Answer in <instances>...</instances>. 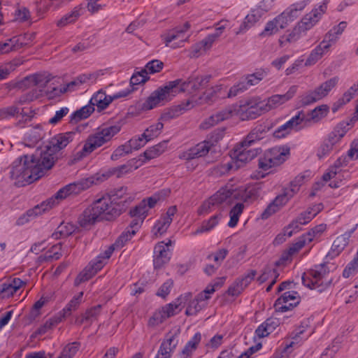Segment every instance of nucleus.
I'll list each match as a JSON object with an SVG mask.
<instances>
[{"instance_id": "obj_27", "label": "nucleus", "mask_w": 358, "mask_h": 358, "mask_svg": "<svg viewBox=\"0 0 358 358\" xmlns=\"http://www.w3.org/2000/svg\"><path fill=\"white\" fill-rule=\"evenodd\" d=\"M94 111V107L89 102V103L79 110L73 112L70 116V123L77 124L78 122L85 120L90 116Z\"/></svg>"}, {"instance_id": "obj_19", "label": "nucleus", "mask_w": 358, "mask_h": 358, "mask_svg": "<svg viewBox=\"0 0 358 358\" xmlns=\"http://www.w3.org/2000/svg\"><path fill=\"white\" fill-rule=\"evenodd\" d=\"M190 28V24L186 22L182 26H178L173 29H170L165 34L162 35V38L166 46H169V44L176 40H180L185 38V34Z\"/></svg>"}, {"instance_id": "obj_53", "label": "nucleus", "mask_w": 358, "mask_h": 358, "mask_svg": "<svg viewBox=\"0 0 358 358\" xmlns=\"http://www.w3.org/2000/svg\"><path fill=\"white\" fill-rule=\"evenodd\" d=\"M101 306L97 305L87 309L83 314L85 316V320L88 325H90L94 321L96 320L98 316L100 315Z\"/></svg>"}, {"instance_id": "obj_46", "label": "nucleus", "mask_w": 358, "mask_h": 358, "mask_svg": "<svg viewBox=\"0 0 358 358\" xmlns=\"http://www.w3.org/2000/svg\"><path fill=\"white\" fill-rule=\"evenodd\" d=\"M80 343L75 341L66 345L57 358H73L78 351Z\"/></svg>"}, {"instance_id": "obj_33", "label": "nucleus", "mask_w": 358, "mask_h": 358, "mask_svg": "<svg viewBox=\"0 0 358 358\" xmlns=\"http://www.w3.org/2000/svg\"><path fill=\"white\" fill-rule=\"evenodd\" d=\"M308 2L309 0H303L296 2L290 5L285 10V12L288 14L287 16H289L292 22L299 16L301 12L306 8Z\"/></svg>"}, {"instance_id": "obj_4", "label": "nucleus", "mask_w": 358, "mask_h": 358, "mask_svg": "<svg viewBox=\"0 0 358 358\" xmlns=\"http://www.w3.org/2000/svg\"><path fill=\"white\" fill-rule=\"evenodd\" d=\"M329 272L327 263L315 265L303 273L302 282L304 286L322 292L332 283V278H329Z\"/></svg>"}, {"instance_id": "obj_63", "label": "nucleus", "mask_w": 358, "mask_h": 358, "mask_svg": "<svg viewBox=\"0 0 358 358\" xmlns=\"http://www.w3.org/2000/svg\"><path fill=\"white\" fill-rule=\"evenodd\" d=\"M148 142L147 139L143 136V134H141V136L133 137L127 141V143L132 150H137L143 147Z\"/></svg>"}, {"instance_id": "obj_31", "label": "nucleus", "mask_w": 358, "mask_h": 358, "mask_svg": "<svg viewBox=\"0 0 358 358\" xmlns=\"http://www.w3.org/2000/svg\"><path fill=\"white\" fill-rule=\"evenodd\" d=\"M317 92L316 89H315L314 90L308 91L300 95L298 97V107H304L321 100V98Z\"/></svg>"}, {"instance_id": "obj_35", "label": "nucleus", "mask_w": 358, "mask_h": 358, "mask_svg": "<svg viewBox=\"0 0 358 358\" xmlns=\"http://www.w3.org/2000/svg\"><path fill=\"white\" fill-rule=\"evenodd\" d=\"M338 77L335 76L329 80L322 83L319 87L316 89L317 94H319L320 97L323 99L327 96L329 92L336 87L338 82Z\"/></svg>"}, {"instance_id": "obj_52", "label": "nucleus", "mask_w": 358, "mask_h": 358, "mask_svg": "<svg viewBox=\"0 0 358 358\" xmlns=\"http://www.w3.org/2000/svg\"><path fill=\"white\" fill-rule=\"evenodd\" d=\"M299 295L297 292L288 291L283 293L275 302V305H280L282 303H287L289 301H299Z\"/></svg>"}, {"instance_id": "obj_48", "label": "nucleus", "mask_w": 358, "mask_h": 358, "mask_svg": "<svg viewBox=\"0 0 358 358\" xmlns=\"http://www.w3.org/2000/svg\"><path fill=\"white\" fill-rule=\"evenodd\" d=\"M266 72L264 70H258L252 74H249L246 76L243 82L247 84V89L250 86H253L258 84L266 76Z\"/></svg>"}, {"instance_id": "obj_50", "label": "nucleus", "mask_w": 358, "mask_h": 358, "mask_svg": "<svg viewBox=\"0 0 358 358\" xmlns=\"http://www.w3.org/2000/svg\"><path fill=\"white\" fill-rule=\"evenodd\" d=\"M327 225L325 224H321L315 226L307 233L304 234L303 236H306L307 241L310 243L315 238H318L321 236V234L326 230Z\"/></svg>"}, {"instance_id": "obj_25", "label": "nucleus", "mask_w": 358, "mask_h": 358, "mask_svg": "<svg viewBox=\"0 0 358 358\" xmlns=\"http://www.w3.org/2000/svg\"><path fill=\"white\" fill-rule=\"evenodd\" d=\"M266 132V126L262 124L256 126L243 141V145H252L253 143L262 139Z\"/></svg>"}, {"instance_id": "obj_18", "label": "nucleus", "mask_w": 358, "mask_h": 358, "mask_svg": "<svg viewBox=\"0 0 358 358\" xmlns=\"http://www.w3.org/2000/svg\"><path fill=\"white\" fill-rule=\"evenodd\" d=\"M178 345L176 341V335L169 333L160 345L155 358H171V355Z\"/></svg>"}, {"instance_id": "obj_56", "label": "nucleus", "mask_w": 358, "mask_h": 358, "mask_svg": "<svg viewBox=\"0 0 358 358\" xmlns=\"http://www.w3.org/2000/svg\"><path fill=\"white\" fill-rule=\"evenodd\" d=\"M131 152H132V150L129 147V144L127 142L125 144L118 146L114 150V152L112 153V155L110 156V159L113 161H116L119 158H120L126 155H128L129 153H131Z\"/></svg>"}, {"instance_id": "obj_38", "label": "nucleus", "mask_w": 358, "mask_h": 358, "mask_svg": "<svg viewBox=\"0 0 358 358\" xmlns=\"http://www.w3.org/2000/svg\"><path fill=\"white\" fill-rule=\"evenodd\" d=\"M148 212L146 199H143L138 205L130 210L129 215L132 217H137L143 220L147 216Z\"/></svg>"}, {"instance_id": "obj_26", "label": "nucleus", "mask_w": 358, "mask_h": 358, "mask_svg": "<svg viewBox=\"0 0 358 358\" xmlns=\"http://www.w3.org/2000/svg\"><path fill=\"white\" fill-rule=\"evenodd\" d=\"M221 214L213 215L207 220H203L201 226L198 227L192 233V236H196L199 234L206 233L214 229L219 223L221 219Z\"/></svg>"}, {"instance_id": "obj_36", "label": "nucleus", "mask_w": 358, "mask_h": 358, "mask_svg": "<svg viewBox=\"0 0 358 358\" xmlns=\"http://www.w3.org/2000/svg\"><path fill=\"white\" fill-rule=\"evenodd\" d=\"M125 210L124 205H120V203L115 204L113 202H111L110 203H108L107 210L104 215V220H113L120 216Z\"/></svg>"}, {"instance_id": "obj_60", "label": "nucleus", "mask_w": 358, "mask_h": 358, "mask_svg": "<svg viewBox=\"0 0 358 358\" xmlns=\"http://www.w3.org/2000/svg\"><path fill=\"white\" fill-rule=\"evenodd\" d=\"M279 29L276 21H275V19H273L266 23L264 29L260 33L259 36L262 37L272 36L277 33Z\"/></svg>"}, {"instance_id": "obj_21", "label": "nucleus", "mask_w": 358, "mask_h": 358, "mask_svg": "<svg viewBox=\"0 0 358 358\" xmlns=\"http://www.w3.org/2000/svg\"><path fill=\"white\" fill-rule=\"evenodd\" d=\"M211 148V145L206 140L190 148L186 153L185 157L187 160H190L204 157L208 153Z\"/></svg>"}, {"instance_id": "obj_8", "label": "nucleus", "mask_w": 358, "mask_h": 358, "mask_svg": "<svg viewBox=\"0 0 358 358\" xmlns=\"http://www.w3.org/2000/svg\"><path fill=\"white\" fill-rule=\"evenodd\" d=\"M251 145H243V141L234 150L232 161L222 166L224 171L238 169L255 158L262 151L261 148H250Z\"/></svg>"}, {"instance_id": "obj_10", "label": "nucleus", "mask_w": 358, "mask_h": 358, "mask_svg": "<svg viewBox=\"0 0 358 358\" xmlns=\"http://www.w3.org/2000/svg\"><path fill=\"white\" fill-rule=\"evenodd\" d=\"M320 20V13L318 9H313L306 14L297 25L293 29L292 31L287 36H283L279 40L280 45L285 42L292 43L296 41L302 32L310 29Z\"/></svg>"}, {"instance_id": "obj_45", "label": "nucleus", "mask_w": 358, "mask_h": 358, "mask_svg": "<svg viewBox=\"0 0 358 358\" xmlns=\"http://www.w3.org/2000/svg\"><path fill=\"white\" fill-rule=\"evenodd\" d=\"M306 120V115L303 110H300L296 115L285 122L288 129L292 132L293 130L299 131V126Z\"/></svg>"}, {"instance_id": "obj_43", "label": "nucleus", "mask_w": 358, "mask_h": 358, "mask_svg": "<svg viewBox=\"0 0 358 358\" xmlns=\"http://www.w3.org/2000/svg\"><path fill=\"white\" fill-rule=\"evenodd\" d=\"M328 50V45H322L320 43L310 54L306 61V65L310 66L315 64L324 54V51Z\"/></svg>"}, {"instance_id": "obj_2", "label": "nucleus", "mask_w": 358, "mask_h": 358, "mask_svg": "<svg viewBox=\"0 0 358 358\" xmlns=\"http://www.w3.org/2000/svg\"><path fill=\"white\" fill-rule=\"evenodd\" d=\"M50 81V78L45 74L36 73L27 76L22 81V84L27 85L29 87H34L25 94L20 97V102H30L44 94L49 99H53L65 93L63 92V87H53L51 90L45 91V88Z\"/></svg>"}, {"instance_id": "obj_49", "label": "nucleus", "mask_w": 358, "mask_h": 358, "mask_svg": "<svg viewBox=\"0 0 358 358\" xmlns=\"http://www.w3.org/2000/svg\"><path fill=\"white\" fill-rule=\"evenodd\" d=\"M358 120L354 119V115L350 119L341 121L335 127L336 132L339 133L341 136H344L348 131L353 126L355 122Z\"/></svg>"}, {"instance_id": "obj_20", "label": "nucleus", "mask_w": 358, "mask_h": 358, "mask_svg": "<svg viewBox=\"0 0 358 358\" xmlns=\"http://www.w3.org/2000/svg\"><path fill=\"white\" fill-rule=\"evenodd\" d=\"M179 300L180 299H178L176 301L163 306L158 313L154 315L153 319L157 320L158 323H162L167 318L177 314L180 310V309H179L180 305V303H178Z\"/></svg>"}, {"instance_id": "obj_11", "label": "nucleus", "mask_w": 358, "mask_h": 358, "mask_svg": "<svg viewBox=\"0 0 358 358\" xmlns=\"http://www.w3.org/2000/svg\"><path fill=\"white\" fill-rule=\"evenodd\" d=\"M266 112H268V108H264V102L257 98L240 101L237 109V114L243 121L255 119Z\"/></svg>"}, {"instance_id": "obj_16", "label": "nucleus", "mask_w": 358, "mask_h": 358, "mask_svg": "<svg viewBox=\"0 0 358 358\" xmlns=\"http://www.w3.org/2000/svg\"><path fill=\"white\" fill-rule=\"evenodd\" d=\"M74 135V132L59 134L51 138L46 148L54 155H57L61 150L73 141Z\"/></svg>"}, {"instance_id": "obj_5", "label": "nucleus", "mask_w": 358, "mask_h": 358, "mask_svg": "<svg viewBox=\"0 0 358 358\" xmlns=\"http://www.w3.org/2000/svg\"><path fill=\"white\" fill-rule=\"evenodd\" d=\"M290 156V148L287 145L275 146L266 150L258 159V167L264 171L282 164Z\"/></svg>"}, {"instance_id": "obj_23", "label": "nucleus", "mask_w": 358, "mask_h": 358, "mask_svg": "<svg viewBox=\"0 0 358 358\" xmlns=\"http://www.w3.org/2000/svg\"><path fill=\"white\" fill-rule=\"evenodd\" d=\"M234 194V189L222 188L210 197L211 201H213L216 206L224 203L231 204L234 200H236Z\"/></svg>"}, {"instance_id": "obj_47", "label": "nucleus", "mask_w": 358, "mask_h": 358, "mask_svg": "<svg viewBox=\"0 0 358 358\" xmlns=\"http://www.w3.org/2000/svg\"><path fill=\"white\" fill-rule=\"evenodd\" d=\"M244 206L241 203H236L230 210V220L228 223V226L230 227H234L236 226L239 216L243 212Z\"/></svg>"}, {"instance_id": "obj_32", "label": "nucleus", "mask_w": 358, "mask_h": 358, "mask_svg": "<svg viewBox=\"0 0 358 358\" xmlns=\"http://www.w3.org/2000/svg\"><path fill=\"white\" fill-rule=\"evenodd\" d=\"M83 296V292H80L77 295L74 296L72 299L68 303V304L61 310L59 312L60 315H62L64 319L69 315H71L72 312L76 310L82 300V297Z\"/></svg>"}, {"instance_id": "obj_37", "label": "nucleus", "mask_w": 358, "mask_h": 358, "mask_svg": "<svg viewBox=\"0 0 358 358\" xmlns=\"http://www.w3.org/2000/svg\"><path fill=\"white\" fill-rule=\"evenodd\" d=\"M348 236V234H342L335 239L331 246L332 255L338 256L344 250L349 242Z\"/></svg>"}, {"instance_id": "obj_58", "label": "nucleus", "mask_w": 358, "mask_h": 358, "mask_svg": "<svg viewBox=\"0 0 358 358\" xmlns=\"http://www.w3.org/2000/svg\"><path fill=\"white\" fill-rule=\"evenodd\" d=\"M148 79L147 69H142L133 74L130 79V84L132 86L139 85L145 83Z\"/></svg>"}, {"instance_id": "obj_30", "label": "nucleus", "mask_w": 358, "mask_h": 358, "mask_svg": "<svg viewBox=\"0 0 358 358\" xmlns=\"http://www.w3.org/2000/svg\"><path fill=\"white\" fill-rule=\"evenodd\" d=\"M53 206L54 200L52 199H49L45 201L42 202L41 204L35 206L33 208L28 210L25 214L30 220H31L36 217L37 215H41L43 213L52 208Z\"/></svg>"}, {"instance_id": "obj_3", "label": "nucleus", "mask_w": 358, "mask_h": 358, "mask_svg": "<svg viewBox=\"0 0 358 358\" xmlns=\"http://www.w3.org/2000/svg\"><path fill=\"white\" fill-rule=\"evenodd\" d=\"M34 168V162L29 155H25L16 159L10 166V178L15 180V185L24 186L39 179L38 173Z\"/></svg>"}, {"instance_id": "obj_54", "label": "nucleus", "mask_w": 358, "mask_h": 358, "mask_svg": "<svg viewBox=\"0 0 358 358\" xmlns=\"http://www.w3.org/2000/svg\"><path fill=\"white\" fill-rule=\"evenodd\" d=\"M193 80V84L195 85V92L196 93L200 90L204 89L208 86V83L211 78V76L207 75L203 76H191Z\"/></svg>"}, {"instance_id": "obj_59", "label": "nucleus", "mask_w": 358, "mask_h": 358, "mask_svg": "<svg viewBox=\"0 0 358 358\" xmlns=\"http://www.w3.org/2000/svg\"><path fill=\"white\" fill-rule=\"evenodd\" d=\"M308 243H310L303 234L299 237L298 239L287 248V250L294 255L298 253Z\"/></svg>"}, {"instance_id": "obj_40", "label": "nucleus", "mask_w": 358, "mask_h": 358, "mask_svg": "<svg viewBox=\"0 0 358 358\" xmlns=\"http://www.w3.org/2000/svg\"><path fill=\"white\" fill-rule=\"evenodd\" d=\"M164 127V124L161 122H158L156 124L150 125L148 127L145 131L142 134L143 136L150 141L155 138H157L162 132Z\"/></svg>"}, {"instance_id": "obj_44", "label": "nucleus", "mask_w": 358, "mask_h": 358, "mask_svg": "<svg viewBox=\"0 0 358 358\" xmlns=\"http://www.w3.org/2000/svg\"><path fill=\"white\" fill-rule=\"evenodd\" d=\"M279 276V273L276 268L270 265H266L262 271V273L258 277L257 281L262 284L270 278L277 280Z\"/></svg>"}, {"instance_id": "obj_17", "label": "nucleus", "mask_w": 358, "mask_h": 358, "mask_svg": "<svg viewBox=\"0 0 358 358\" xmlns=\"http://www.w3.org/2000/svg\"><path fill=\"white\" fill-rule=\"evenodd\" d=\"M170 259V252L168 248H165L164 242L158 243L154 248V268L155 269L162 268L169 262Z\"/></svg>"}, {"instance_id": "obj_41", "label": "nucleus", "mask_w": 358, "mask_h": 358, "mask_svg": "<svg viewBox=\"0 0 358 358\" xmlns=\"http://www.w3.org/2000/svg\"><path fill=\"white\" fill-rule=\"evenodd\" d=\"M313 218L312 211L307 209V210L300 213L299 216L290 223V226L294 227L296 229H301L300 225L308 224Z\"/></svg>"}, {"instance_id": "obj_39", "label": "nucleus", "mask_w": 358, "mask_h": 358, "mask_svg": "<svg viewBox=\"0 0 358 358\" xmlns=\"http://www.w3.org/2000/svg\"><path fill=\"white\" fill-rule=\"evenodd\" d=\"M259 15L255 13V11H252L246 15L244 21L241 24L238 31H236V34L245 32L249 28L252 27L259 20Z\"/></svg>"}, {"instance_id": "obj_12", "label": "nucleus", "mask_w": 358, "mask_h": 358, "mask_svg": "<svg viewBox=\"0 0 358 358\" xmlns=\"http://www.w3.org/2000/svg\"><path fill=\"white\" fill-rule=\"evenodd\" d=\"M29 157L34 162L35 169H37V171H41V173H38L39 178L43 177L47 171L53 167L59 158L58 155H54L47 148L44 151H41L39 153L36 152L29 155Z\"/></svg>"}, {"instance_id": "obj_14", "label": "nucleus", "mask_w": 358, "mask_h": 358, "mask_svg": "<svg viewBox=\"0 0 358 358\" xmlns=\"http://www.w3.org/2000/svg\"><path fill=\"white\" fill-rule=\"evenodd\" d=\"M108 178V174L103 173L101 176H99V174H97L94 176L84 178L78 182L69 184L66 187L71 194H78L80 192L90 188L93 184H97L98 182H102Z\"/></svg>"}, {"instance_id": "obj_13", "label": "nucleus", "mask_w": 358, "mask_h": 358, "mask_svg": "<svg viewBox=\"0 0 358 358\" xmlns=\"http://www.w3.org/2000/svg\"><path fill=\"white\" fill-rule=\"evenodd\" d=\"M131 90H126L114 94L113 96L107 95L103 90L98 91L90 100V103L94 107L96 106L99 112L106 109L109 104L115 99L126 97L131 92Z\"/></svg>"}, {"instance_id": "obj_55", "label": "nucleus", "mask_w": 358, "mask_h": 358, "mask_svg": "<svg viewBox=\"0 0 358 358\" xmlns=\"http://www.w3.org/2000/svg\"><path fill=\"white\" fill-rule=\"evenodd\" d=\"M20 113V108L15 106H10L0 108V119H9L17 117Z\"/></svg>"}, {"instance_id": "obj_9", "label": "nucleus", "mask_w": 358, "mask_h": 358, "mask_svg": "<svg viewBox=\"0 0 358 358\" xmlns=\"http://www.w3.org/2000/svg\"><path fill=\"white\" fill-rule=\"evenodd\" d=\"M120 129L121 127L115 124L103 128L96 133L90 135L83 145L85 151L90 155L96 149L110 141Z\"/></svg>"}, {"instance_id": "obj_22", "label": "nucleus", "mask_w": 358, "mask_h": 358, "mask_svg": "<svg viewBox=\"0 0 358 358\" xmlns=\"http://www.w3.org/2000/svg\"><path fill=\"white\" fill-rule=\"evenodd\" d=\"M127 187H122L106 195L110 197L111 202H113L115 204L120 203V205H124V208L127 209L131 202V196L127 194Z\"/></svg>"}, {"instance_id": "obj_34", "label": "nucleus", "mask_w": 358, "mask_h": 358, "mask_svg": "<svg viewBox=\"0 0 358 358\" xmlns=\"http://www.w3.org/2000/svg\"><path fill=\"white\" fill-rule=\"evenodd\" d=\"M62 244L59 243L52 245L43 255H41L38 259L41 262H50L57 260L62 257Z\"/></svg>"}, {"instance_id": "obj_64", "label": "nucleus", "mask_w": 358, "mask_h": 358, "mask_svg": "<svg viewBox=\"0 0 358 358\" xmlns=\"http://www.w3.org/2000/svg\"><path fill=\"white\" fill-rule=\"evenodd\" d=\"M334 149L336 148L324 139L317 150V156L322 159L329 155Z\"/></svg>"}, {"instance_id": "obj_28", "label": "nucleus", "mask_w": 358, "mask_h": 358, "mask_svg": "<svg viewBox=\"0 0 358 358\" xmlns=\"http://www.w3.org/2000/svg\"><path fill=\"white\" fill-rule=\"evenodd\" d=\"M220 36V32L208 35L201 41L196 43L193 48V56H197L201 50H209L215 40Z\"/></svg>"}, {"instance_id": "obj_51", "label": "nucleus", "mask_w": 358, "mask_h": 358, "mask_svg": "<svg viewBox=\"0 0 358 358\" xmlns=\"http://www.w3.org/2000/svg\"><path fill=\"white\" fill-rule=\"evenodd\" d=\"M95 274V271H93V269H92V266L89 265L85 267V268L76 277L74 281V285L78 286L80 283L87 281L92 278Z\"/></svg>"}, {"instance_id": "obj_1", "label": "nucleus", "mask_w": 358, "mask_h": 358, "mask_svg": "<svg viewBox=\"0 0 358 358\" xmlns=\"http://www.w3.org/2000/svg\"><path fill=\"white\" fill-rule=\"evenodd\" d=\"M180 92H187L189 94H196L195 85L193 84L191 76L186 80L176 79L169 81L164 86L155 90L143 103L142 109L148 110L158 106L164 105Z\"/></svg>"}, {"instance_id": "obj_62", "label": "nucleus", "mask_w": 358, "mask_h": 358, "mask_svg": "<svg viewBox=\"0 0 358 358\" xmlns=\"http://www.w3.org/2000/svg\"><path fill=\"white\" fill-rule=\"evenodd\" d=\"M224 128H218L213 131H212L208 136V139L206 140L211 146H214L215 143H218L224 136Z\"/></svg>"}, {"instance_id": "obj_57", "label": "nucleus", "mask_w": 358, "mask_h": 358, "mask_svg": "<svg viewBox=\"0 0 358 358\" xmlns=\"http://www.w3.org/2000/svg\"><path fill=\"white\" fill-rule=\"evenodd\" d=\"M171 223V222H170V220H164L162 217L160 220H159L153 227L152 232L156 236H157L158 234L162 235L167 231Z\"/></svg>"}, {"instance_id": "obj_15", "label": "nucleus", "mask_w": 358, "mask_h": 358, "mask_svg": "<svg viewBox=\"0 0 358 358\" xmlns=\"http://www.w3.org/2000/svg\"><path fill=\"white\" fill-rule=\"evenodd\" d=\"M261 192L260 185H249L246 187H241L234 189V196L236 200L252 202L260 196Z\"/></svg>"}, {"instance_id": "obj_6", "label": "nucleus", "mask_w": 358, "mask_h": 358, "mask_svg": "<svg viewBox=\"0 0 358 358\" xmlns=\"http://www.w3.org/2000/svg\"><path fill=\"white\" fill-rule=\"evenodd\" d=\"M110 197L106 195L95 200L91 206L87 207L79 217V224L81 227H86L94 224L99 217L104 219V215L107 210L108 203H110Z\"/></svg>"}, {"instance_id": "obj_7", "label": "nucleus", "mask_w": 358, "mask_h": 358, "mask_svg": "<svg viewBox=\"0 0 358 358\" xmlns=\"http://www.w3.org/2000/svg\"><path fill=\"white\" fill-rule=\"evenodd\" d=\"M303 176L296 177L294 180L290 183V187L285 189L283 193L278 195L271 203L262 213V218L265 220L268 218L279 210V207L285 205L295 194H296L302 184Z\"/></svg>"}, {"instance_id": "obj_61", "label": "nucleus", "mask_w": 358, "mask_h": 358, "mask_svg": "<svg viewBox=\"0 0 358 358\" xmlns=\"http://www.w3.org/2000/svg\"><path fill=\"white\" fill-rule=\"evenodd\" d=\"M25 36H14L11 38L7 39L6 41L9 44L10 50H17L24 45H27L24 42Z\"/></svg>"}, {"instance_id": "obj_29", "label": "nucleus", "mask_w": 358, "mask_h": 358, "mask_svg": "<svg viewBox=\"0 0 358 358\" xmlns=\"http://www.w3.org/2000/svg\"><path fill=\"white\" fill-rule=\"evenodd\" d=\"M167 142L166 141H164L147 149L142 155L145 162L162 155L166 149Z\"/></svg>"}, {"instance_id": "obj_42", "label": "nucleus", "mask_w": 358, "mask_h": 358, "mask_svg": "<svg viewBox=\"0 0 358 358\" xmlns=\"http://www.w3.org/2000/svg\"><path fill=\"white\" fill-rule=\"evenodd\" d=\"M329 109V106L324 104L316 107L310 112V119L308 120H313L314 122H319L327 115Z\"/></svg>"}, {"instance_id": "obj_24", "label": "nucleus", "mask_w": 358, "mask_h": 358, "mask_svg": "<svg viewBox=\"0 0 358 358\" xmlns=\"http://www.w3.org/2000/svg\"><path fill=\"white\" fill-rule=\"evenodd\" d=\"M201 340V333H196L191 340L186 343L182 352L179 355V358H191L193 352L197 349Z\"/></svg>"}]
</instances>
